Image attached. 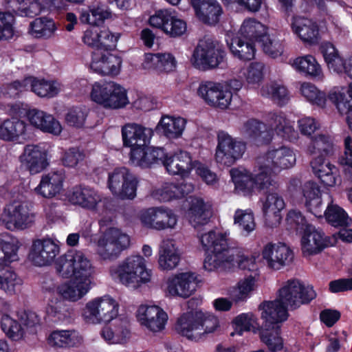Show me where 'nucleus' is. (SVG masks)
<instances>
[{
    "label": "nucleus",
    "mask_w": 352,
    "mask_h": 352,
    "mask_svg": "<svg viewBox=\"0 0 352 352\" xmlns=\"http://www.w3.org/2000/svg\"><path fill=\"white\" fill-rule=\"evenodd\" d=\"M186 125V120L184 118L163 116L156 126V130L168 139H178L182 137Z\"/></svg>",
    "instance_id": "nucleus-40"
},
{
    "label": "nucleus",
    "mask_w": 352,
    "mask_h": 352,
    "mask_svg": "<svg viewBox=\"0 0 352 352\" xmlns=\"http://www.w3.org/2000/svg\"><path fill=\"white\" fill-rule=\"evenodd\" d=\"M292 65L296 72L316 81L323 82L325 79L322 66L311 55H305L296 58L294 60Z\"/></svg>",
    "instance_id": "nucleus-35"
},
{
    "label": "nucleus",
    "mask_w": 352,
    "mask_h": 352,
    "mask_svg": "<svg viewBox=\"0 0 352 352\" xmlns=\"http://www.w3.org/2000/svg\"><path fill=\"white\" fill-rule=\"evenodd\" d=\"M260 93L263 96L270 98L279 106L286 104L290 99L286 87L278 82H271L263 85Z\"/></svg>",
    "instance_id": "nucleus-45"
},
{
    "label": "nucleus",
    "mask_w": 352,
    "mask_h": 352,
    "mask_svg": "<svg viewBox=\"0 0 352 352\" xmlns=\"http://www.w3.org/2000/svg\"><path fill=\"white\" fill-rule=\"evenodd\" d=\"M261 340L272 352H277L283 347V340L280 336V326L265 327L262 325L259 331Z\"/></svg>",
    "instance_id": "nucleus-47"
},
{
    "label": "nucleus",
    "mask_w": 352,
    "mask_h": 352,
    "mask_svg": "<svg viewBox=\"0 0 352 352\" xmlns=\"http://www.w3.org/2000/svg\"><path fill=\"white\" fill-rule=\"evenodd\" d=\"M47 341L50 345L57 348H71L80 345L82 336L75 330H56L52 331Z\"/></svg>",
    "instance_id": "nucleus-42"
},
{
    "label": "nucleus",
    "mask_w": 352,
    "mask_h": 352,
    "mask_svg": "<svg viewBox=\"0 0 352 352\" xmlns=\"http://www.w3.org/2000/svg\"><path fill=\"white\" fill-rule=\"evenodd\" d=\"M59 252L60 247L54 240L37 239L32 243L28 258L34 265L46 266L54 262Z\"/></svg>",
    "instance_id": "nucleus-21"
},
{
    "label": "nucleus",
    "mask_w": 352,
    "mask_h": 352,
    "mask_svg": "<svg viewBox=\"0 0 352 352\" xmlns=\"http://www.w3.org/2000/svg\"><path fill=\"white\" fill-rule=\"evenodd\" d=\"M65 173L63 170L51 171L42 175L34 192L42 197L51 199L58 195L63 188Z\"/></svg>",
    "instance_id": "nucleus-27"
},
{
    "label": "nucleus",
    "mask_w": 352,
    "mask_h": 352,
    "mask_svg": "<svg viewBox=\"0 0 352 352\" xmlns=\"http://www.w3.org/2000/svg\"><path fill=\"white\" fill-rule=\"evenodd\" d=\"M166 151L161 147H148L134 150L130 152V160L138 166L149 168L155 164L164 165Z\"/></svg>",
    "instance_id": "nucleus-30"
},
{
    "label": "nucleus",
    "mask_w": 352,
    "mask_h": 352,
    "mask_svg": "<svg viewBox=\"0 0 352 352\" xmlns=\"http://www.w3.org/2000/svg\"><path fill=\"white\" fill-rule=\"evenodd\" d=\"M264 65L261 63H252L247 68L241 70V75L251 87L258 85L264 78Z\"/></svg>",
    "instance_id": "nucleus-61"
},
{
    "label": "nucleus",
    "mask_w": 352,
    "mask_h": 352,
    "mask_svg": "<svg viewBox=\"0 0 352 352\" xmlns=\"http://www.w3.org/2000/svg\"><path fill=\"white\" fill-rule=\"evenodd\" d=\"M32 91L39 97L53 98L61 91V85L56 80H47L32 76Z\"/></svg>",
    "instance_id": "nucleus-48"
},
{
    "label": "nucleus",
    "mask_w": 352,
    "mask_h": 352,
    "mask_svg": "<svg viewBox=\"0 0 352 352\" xmlns=\"http://www.w3.org/2000/svg\"><path fill=\"white\" fill-rule=\"evenodd\" d=\"M130 245V237L120 229L111 228V257L118 256Z\"/></svg>",
    "instance_id": "nucleus-62"
},
{
    "label": "nucleus",
    "mask_w": 352,
    "mask_h": 352,
    "mask_svg": "<svg viewBox=\"0 0 352 352\" xmlns=\"http://www.w3.org/2000/svg\"><path fill=\"white\" fill-rule=\"evenodd\" d=\"M259 309L261 310V318L264 320L263 325L275 327L280 326L287 319V309L289 308L277 298L274 300L263 302Z\"/></svg>",
    "instance_id": "nucleus-28"
},
{
    "label": "nucleus",
    "mask_w": 352,
    "mask_h": 352,
    "mask_svg": "<svg viewBox=\"0 0 352 352\" xmlns=\"http://www.w3.org/2000/svg\"><path fill=\"white\" fill-rule=\"evenodd\" d=\"M197 94L208 105L221 110L229 107L232 98L230 90L213 81L201 82L197 89Z\"/></svg>",
    "instance_id": "nucleus-14"
},
{
    "label": "nucleus",
    "mask_w": 352,
    "mask_h": 352,
    "mask_svg": "<svg viewBox=\"0 0 352 352\" xmlns=\"http://www.w3.org/2000/svg\"><path fill=\"white\" fill-rule=\"evenodd\" d=\"M214 160L220 165L230 167L242 158L246 151V143L240 138H234L225 131L217 134Z\"/></svg>",
    "instance_id": "nucleus-6"
},
{
    "label": "nucleus",
    "mask_w": 352,
    "mask_h": 352,
    "mask_svg": "<svg viewBox=\"0 0 352 352\" xmlns=\"http://www.w3.org/2000/svg\"><path fill=\"white\" fill-rule=\"evenodd\" d=\"M111 344H121L126 342L129 331L127 329L128 319L124 316H120L118 318H113L118 315V305L115 300L111 299Z\"/></svg>",
    "instance_id": "nucleus-44"
},
{
    "label": "nucleus",
    "mask_w": 352,
    "mask_h": 352,
    "mask_svg": "<svg viewBox=\"0 0 352 352\" xmlns=\"http://www.w3.org/2000/svg\"><path fill=\"white\" fill-rule=\"evenodd\" d=\"M190 2L201 22L209 25L218 23L223 10L217 0H190Z\"/></svg>",
    "instance_id": "nucleus-32"
},
{
    "label": "nucleus",
    "mask_w": 352,
    "mask_h": 352,
    "mask_svg": "<svg viewBox=\"0 0 352 352\" xmlns=\"http://www.w3.org/2000/svg\"><path fill=\"white\" fill-rule=\"evenodd\" d=\"M12 2L19 4L17 11L23 16L34 17L44 9L43 5L37 0H12Z\"/></svg>",
    "instance_id": "nucleus-63"
},
{
    "label": "nucleus",
    "mask_w": 352,
    "mask_h": 352,
    "mask_svg": "<svg viewBox=\"0 0 352 352\" xmlns=\"http://www.w3.org/2000/svg\"><path fill=\"white\" fill-rule=\"evenodd\" d=\"M65 200L85 209L94 210L100 203L104 204L107 199L89 186L77 185L66 192Z\"/></svg>",
    "instance_id": "nucleus-19"
},
{
    "label": "nucleus",
    "mask_w": 352,
    "mask_h": 352,
    "mask_svg": "<svg viewBox=\"0 0 352 352\" xmlns=\"http://www.w3.org/2000/svg\"><path fill=\"white\" fill-rule=\"evenodd\" d=\"M201 327L199 325V317L192 312L182 314L175 324V330L187 339L197 342L201 340Z\"/></svg>",
    "instance_id": "nucleus-38"
},
{
    "label": "nucleus",
    "mask_w": 352,
    "mask_h": 352,
    "mask_svg": "<svg viewBox=\"0 0 352 352\" xmlns=\"http://www.w3.org/2000/svg\"><path fill=\"white\" fill-rule=\"evenodd\" d=\"M56 25L54 21L47 17L36 18L30 24V34L38 38H48L54 35Z\"/></svg>",
    "instance_id": "nucleus-51"
},
{
    "label": "nucleus",
    "mask_w": 352,
    "mask_h": 352,
    "mask_svg": "<svg viewBox=\"0 0 352 352\" xmlns=\"http://www.w3.org/2000/svg\"><path fill=\"white\" fill-rule=\"evenodd\" d=\"M2 219L7 229L23 230L32 226L35 214L27 202L15 201L6 206Z\"/></svg>",
    "instance_id": "nucleus-8"
},
{
    "label": "nucleus",
    "mask_w": 352,
    "mask_h": 352,
    "mask_svg": "<svg viewBox=\"0 0 352 352\" xmlns=\"http://www.w3.org/2000/svg\"><path fill=\"white\" fill-rule=\"evenodd\" d=\"M301 233V250L305 256L317 254L334 243L333 239L326 236L321 230L316 229L312 226L307 227Z\"/></svg>",
    "instance_id": "nucleus-23"
},
{
    "label": "nucleus",
    "mask_w": 352,
    "mask_h": 352,
    "mask_svg": "<svg viewBox=\"0 0 352 352\" xmlns=\"http://www.w3.org/2000/svg\"><path fill=\"white\" fill-rule=\"evenodd\" d=\"M260 201L265 224L270 228L277 227L281 222V212L285 207L282 196L276 192H269Z\"/></svg>",
    "instance_id": "nucleus-26"
},
{
    "label": "nucleus",
    "mask_w": 352,
    "mask_h": 352,
    "mask_svg": "<svg viewBox=\"0 0 352 352\" xmlns=\"http://www.w3.org/2000/svg\"><path fill=\"white\" fill-rule=\"evenodd\" d=\"M110 16L107 7L104 5L93 6L89 10L82 11L80 20L83 23L94 26L102 25Z\"/></svg>",
    "instance_id": "nucleus-53"
},
{
    "label": "nucleus",
    "mask_w": 352,
    "mask_h": 352,
    "mask_svg": "<svg viewBox=\"0 0 352 352\" xmlns=\"http://www.w3.org/2000/svg\"><path fill=\"white\" fill-rule=\"evenodd\" d=\"M234 225L236 226L243 236H248L256 228L254 214L250 208L236 209L234 214Z\"/></svg>",
    "instance_id": "nucleus-50"
},
{
    "label": "nucleus",
    "mask_w": 352,
    "mask_h": 352,
    "mask_svg": "<svg viewBox=\"0 0 352 352\" xmlns=\"http://www.w3.org/2000/svg\"><path fill=\"white\" fill-rule=\"evenodd\" d=\"M320 50L329 69L338 74L342 73L344 60L340 56L335 45H320Z\"/></svg>",
    "instance_id": "nucleus-56"
},
{
    "label": "nucleus",
    "mask_w": 352,
    "mask_h": 352,
    "mask_svg": "<svg viewBox=\"0 0 352 352\" xmlns=\"http://www.w3.org/2000/svg\"><path fill=\"white\" fill-rule=\"evenodd\" d=\"M1 327L6 335L13 340H20L25 335V330L21 322H17L7 314L2 316Z\"/></svg>",
    "instance_id": "nucleus-58"
},
{
    "label": "nucleus",
    "mask_w": 352,
    "mask_h": 352,
    "mask_svg": "<svg viewBox=\"0 0 352 352\" xmlns=\"http://www.w3.org/2000/svg\"><path fill=\"white\" fill-rule=\"evenodd\" d=\"M88 115L85 107H76L68 110L65 115V122L71 126L81 128L84 126Z\"/></svg>",
    "instance_id": "nucleus-64"
},
{
    "label": "nucleus",
    "mask_w": 352,
    "mask_h": 352,
    "mask_svg": "<svg viewBox=\"0 0 352 352\" xmlns=\"http://www.w3.org/2000/svg\"><path fill=\"white\" fill-rule=\"evenodd\" d=\"M239 132L245 138L263 144H270L274 135L289 142H294L298 139V133L294 129V122L282 111L270 113L267 124L254 118L249 119L241 126Z\"/></svg>",
    "instance_id": "nucleus-3"
},
{
    "label": "nucleus",
    "mask_w": 352,
    "mask_h": 352,
    "mask_svg": "<svg viewBox=\"0 0 352 352\" xmlns=\"http://www.w3.org/2000/svg\"><path fill=\"white\" fill-rule=\"evenodd\" d=\"M91 69L101 76L110 74V50L109 45H92Z\"/></svg>",
    "instance_id": "nucleus-43"
},
{
    "label": "nucleus",
    "mask_w": 352,
    "mask_h": 352,
    "mask_svg": "<svg viewBox=\"0 0 352 352\" xmlns=\"http://www.w3.org/2000/svg\"><path fill=\"white\" fill-rule=\"evenodd\" d=\"M325 156H317L310 162L314 175L327 186H334L340 181L337 167L324 158Z\"/></svg>",
    "instance_id": "nucleus-31"
},
{
    "label": "nucleus",
    "mask_w": 352,
    "mask_h": 352,
    "mask_svg": "<svg viewBox=\"0 0 352 352\" xmlns=\"http://www.w3.org/2000/svg\"><path fill=\"white\" fill-rule=\"evenodd\" d=\"M109 307L110 296L106 295L96 298L88 302L82 314L85 320L87 322L104 324V327L101 331V336L107 343H110V328L108 325V322L110 321Z\"/></svg>",
    "instance_id": "nucleus-11"
},
{
    "label": "nucleus",
    "mask_w": 352,
    "mask_h": 352,
    "mask_svg": "<svg viewBox=\"0 0 352 352\" xmlns=\"http://www.w3.org/2000/svg\"><path fill=\"white\" fill-rule=\"evenodd\" d=\"M296 163V155L292 147L285 145L270 147L257 157L253 173L243 167L230 170L234 191L243 196H250L255 189L264 190L274 187L276 182L272 175L289 169Z\"/></svg>",
    "instance_id": "nucleus-1"
},
{
    "label": "nucleus",
    "mask_w": 352,
    "mask_h": 352,
    "mask_svg": "<svg viewBox=\"0 0 352 352\" xmlns=\"http://www.w3.org/2000/svg\"><path fill=\"white\" fill-rule=\"evenodd\" d=\"M316 297L314 287L297 278L284 282L278 292L277 298L291 309L311 302Z\"/></svg>",
    "instance_id": "nucleus-7"
},
{
    "label": "nucleus",
    "mask_w": 352,
    "mask_h": 352,
    "mask_svg": "<svg viewBox=\"0 0 352 352\" xmlns=\"http://www.w3.org/2000/svg\"><path fill=\"white\" fill-rule=\"evenodd\" d=\"M197 164L198 161L192 160L191 154L182 149L172 154L166 153L164 162V166L170 175H179L182 178L188 177Z\"/></svg>",
    "instance_id": "nucleus-20"
},
{
    "label": "nucleus",
    "mask_w": 352,
    "mask_h": 352,
    "mask_svg": "<svg viewBox=\"0 0 352 352\" xmlns=\"http://www.w3.org/2000/svg\"><path fill=\"white\" fill-rule=\"evenodd\" d=\"M187 217L195 228L206 224L212 215V206L199 197L190 198Z\"/></svg>",
    "instance_id": "nucleus-36"
},
{
    "label": "nucleus",
    "mask_w": 352,
    "mask_h": 352,
    "mask_svg": "<svg viewBox=\"0 0 352 352\" xmlns=\"http://www.w3.org/2000/svg\"><path fill=\"white\" fill-rule=\"evenodd\" d=\"M120 282L128 287L137 289L151 281V270L146 268L144 257L133 254L126 257L116 270Z\"/></svg>",
    "instance_id": "nucleus-5"
},
{
    "label": "nucleus",
    "mask_w": 352,
    "mask_h": 352,
    "mask_svg": "<svg viewBox=\"0 0 352 352\" xmlns=\"http://www.w3.org/2000/svg\"><path fill=\"white\" fill-rule=\"evenodd\" d=\"M177 61L170 53L145 54L142 67L157 72H170L175 69Z\"/></svg>",
    "instance_id": "nucleus-39"
},
{
    "label": "nucleus",
    "mask_w": 352,
    "mask_h": 352,
    "mask_svg": "<svg viewBox=\"0 0 352 352\" xmlns=\"http://www.w3.org/2000/svg\"><path fill=\"white\" fill-rule=\"evenodd\" d=\"M261 255L267 266L273 270L288 266L294 257L292 248L283 242L267 243L263 248Z\"/></svg>",
    "instance_id": "nucleus-16"
},
{
    "label": "nucleus",
    "mask_w": 352,
    "mask_h": 352,
    "mask_svg": "<svg viewBox=\"0 0 352 352\" xmlns=\"http://www.w3.org/2000/svg\"><path fill=\"white\" fill-rule=\"evenodd\" d=\"M328 98L340 114L352 113V82L348 89L344 86H334L328 91Z\"/></svg>",
    "instance_id": "nucleus-37"
},
{
    "label": "nucleus",
    "mask_w": 352,
    "mask_h": 352,
    "mask_svg": "<svg viewBox=\"0 0 352 352\" xmlns=\"http://www.w3.org/2000/svg\"><path fill=\"white\" fill-rule=\"evenodd\" d=\"M56 269L63 278L73 276V279L61 284L58 289L63 298L76 302L91 289L94 269L89 259L81 251H69L60 256L56 263Z\"/></svg>",
    "instance_id": "nucleus-2"
},
{
    "label": "nucleus",
    "mask_w": 352,
    "mask_h": 352,
    "mask_svg": "<svg viewBox=\"0 0 352 352\" xmlns=\"http://www.w3.org/2000/svg\"><path fill=\"white\" fill-rule=\"evenodd\" d=\"M98 223L97 252L102 259L107 260L110 258V253L107 248L110 239V218L104 217L99 220Z\"/></svg>",
    "instance_id": "nucleus-52"
},
{
    "label": "nucleus",
    "mask_w": 352,
    "mask_h": 352,
    "mask_svg": "<svg viewBox=\"0 0 352 352\" xmlns=\"http://www.w3.org/2000/svg\"><path fill=\"white\" fill-rule=\"evenodd\" d=\"M193 189L194 186L190 183L167 182L154 189L151 195L160 201L167 202L181 199L191 192Z\"/></svg>",
    "instance_id": "nucleus-29"
},
{
    "label": "nucleus",
    "mask_w": 352,
    "mask_h": 352,
    "mask_svg": "<svg viewBox=\"0 0 352 352\" xmlns=\"http://www.w3.org/2000/svg\"><path fill=\"white\" fill-rule=\"evenodd\" d=\"M136 317L142 326L153 332L163 330L168 320L167 314L157 305H141Z\"/></svg>",
    "instance_id": "nucleus-25"
},
{
    "label": "nucleus",
    "mask_w": 352,
    "mask_h": 352,
    "mask_svg": "<svg viewBox=\"0 0 352 352\" xmlns=\"http://www.w3.org/2000/svg\"><path fill=\"white\" fill-rule=\"evenodd\" d=\"M332 140L330 136L319 134L311 138V141L307 146L306 151L309 155L326 156L332 150Z\"/></svg>",
    "instance_id": "nucleus-55"
},
{
    "label": "nucleus",
    "mask_w": 352,
    "mask_h": 352,
    "mask_svg": "<svg viewBox=\"0 0 352 352\" xmlns=\"http://www.w3.org/2000/svg\"><path fill=\"white\" fill-rule=\"evenodd\" d=\"M25 108L21 104L16 103L10 107V113L12 118L6 119L0 124V139L8 141H17L26 132L27 124L16 117L25 114Z\"/></svg>",
    "instance_id": "nucleus-18"
},
{
    "label": "nucleus",
    "mask_w": 352,
    "mask_h": 352,
    "mask_svg": "<svg viewBox=\"0 0 352 352\" xmlns=\"http://www.w3.org/2000/svg\"><path fill=\"white\" fill-rule=\"evenodd\" d=\"M180 261V254L173 239L164 240L159 250L158 264L163 270L175 268Z\"/></svg>",
    "instance_id": "nucleus-41"
},
{
    "label": "nucleus",
    "mask_w": 352,
    "mask_h": 352,
    "mask_svg": "<svg viewBox=\"0 0 352 352\" xmlns=\"http://www.w3.org/2000/svg\"><path fill=\"white\" fill-rule=\"evenodd\" d=\"M256 279L250 276L240 280L232 292L231 297L235 302H244L249 298L256 287Z\"/></svg>",
    "instance_id": "nucleus-57"
},
{
    "label": "nucleus",
    "mask_w": 352,
    "mask_h": 352,
    "mask_svg": "<svg viewBox=\"0 0 352 352\" xmlns=\"http://www.w3.org/2000/svg\"><path fill=\"white\" fill-rule=\"evenodd\" d=\"M21 165L30 174L42 172L49 166L47 151L39 145L28 144L19 156Z\"/></svg>",
    "instance_id": "nucleus-22"
},
{
    "label": "nucleus",
    "mask_w": 352,
    "mask_h": 352,
    "mask_svg": "<svg viewBox=\"0 0 352 352\" xmlns=\"http://www.w3.org/2000/svg\"><path fill=\"white\" fill-rule=\"evenodd\" d=\"M19 247L17 241H5L0 238V265H7L17 261Z\"/></svg>",
    "instance_id": "nucleus-59"
},
{
    "label": "nucleus",
    "mask_w": 352,
    "mask_h": 352,
    "mask_svg": "<svg viewBox=\"0 0 352 352\" xmlns=\"http://www.w3.org/2000/svg\"><path fill=\"white\" fill-rule=\"evenodd\" d=\"M206 252L204 267L208 272L223 270L232 264L234 258L230 248V232L211 230L199 237Z\"/></svg>",
    "instance_id": "nucleus-4"
},
{
    "label": "nucleus",
    "mask_w": 352,
    "mask_h": 352,
    "mask_svg": "<svg viewBox=\"0 0 352 352\" xmlns=\"http://www.w3.org/2000/svg\"><path fill=\"white\" fill-rule=\"evenodd\" d=\"M226 53L221 45H197L190 58L192 65L201 71L219 67L226 60Z\"/></svg>",
    "instance_id": "nucleus-12"
},
{
    "label": "nucleus",
    "mask_w": 352,
    "mask_h": 352,
    "mask_svg": "<svg viewBox=\"0 0 352 352\" xmlns=\"http://www.w3.org/2000/svg\"><path fill=\"white\" fill-rule=\"evenodd\" d=\"M292 28L300 39L314 44L319 39V28L316 21L301 15H295L292 19Z\"/></svg>",
    "instance_id": "nucleus-34"
},
{
    "label": "nucleus",
    "mask_w": 352,
    "mask_h": 352,
    "mask_svg": "<svg viewBox=\"0 0 352 352\" xmlns=\"http://www.w3.org/2000/svg\"><path fill=\"white\" fill-rule=\"evenodd\" d=\"M330 202L324 214L327 221L334 227L347 226L351 223V219L346 212L337 204H333V198L329 194H327Z\"/></svg>",
    "instance_id": "nucleus-46"
},
{
    "label": "nucleus",
    "mask_w": 352,
    "mask_h": 352,
    "mask_svg": "<svg viewBox=\"0 0 352 352\" xmlns=\"http://www.w3.org/2000/svg\"><path fill=\"white\" fill-rule=\"evenodd\" d=\"M289 189L293 193L300 191L307 210L316 217H322V195L319 186L316 182L309 181L302 186L299 178H292L289 181Z\"/></svg>",
    "instance_id": "nucleus-13"
},
{
    "label": "nucleus",
    "mask_w": 352,
    "mask_h": 352,
    "mask_svg": "<svg viewBox=\"0 0 352 352\" xmlns=\"http://www.w3.org/2000/svg\"><path fill=\"white\" fill-rule=\"evenodd\" d=\"M90 98L94 102L103 106L110 107V89L107 82H96L92 85Z\"/></svg>",
    "instance_id": "nucleus-60"
},
{
    "label": "nucleus",
    "mask_w": 352,
    "mask_h": 352,
    "mask_svg": "<svg viewBox=\"0 0 352 352\" xmlns=\"http://www.w3.org/2000/svg\"><path fill=\"white\" fill-rule=\"evenodd\" d=\"M197 285V277L194 273H177L166 279L165 294L170 298H187L195 293Z\"/></svg>",
    "instance_id": "nucleus-15"
},
{
    "label": "nucleus",
    "mask_w": 352,
    "mask_h": 352,
    "mask_svg": "<svg viewBox=\"0 0 352 352\" xmlns=\"http://www.w3.org/2000/svg\"><path fill=\"white\" fill-rule=\"evenodd\" d=\"M25 113L30 124L43 132L54 135H58L62 132L63 128L60 122L52 115L36 109H30Z\"/></svg>",
    "instance_id": "nucleus-33"
},
{
    "label": "nucleus",
    "mask_w": 352,
    "mask_h": 352,
    "mask_svg": "<svg viewBox=\"0 0 352 352\" xmlns=\"http://www.w3.org/2000/svg\"><path fill=\"white\" fill-rule=\"evenodd\" d=\"M23 280L10 269L0 272V289L8 295L12 296L20 290Z\"/></svg>",
    "instance_id": "nucleus-54"
},
{
    "label": "nucleus",
    "mask_w": 352,
    "mask_h": 352,
    "mask_svg": "<svg viewBox=\"0 0 352 352\" xmlns=\"http://www.w3.org/2000/svg\"><path fill=\"white\" fill-rule=\"evenodd\" d=\"M140 220L144 227L161 231L175 229L177 225L178 216L166 206H156L142 210Z\"/></svg>",
    "instance_id": "nucleus-10"
},
{
    "label": "nucleus",
    "mask_w": 352,
    "mask_h": 352,
    "mask_svg": "<svg viewBox=\"0 0 352 352\" xmlns=\"http://www.w3.org/2000/svg\"><path fill=\"white\" fill-rule=\"evenodd\" d=\"M300 91L307 101L322 108L326 107L327 102L329 101L328 94H326L309 82L300 83Z\"/></svg>",
    "instance_id": "nucleus-49"
},
{
    "label": "nucleus",
    "mask_w": 352,
    "mask_h": 352,
    "mask_svg": "<svg viewBox=\"0 0 352 352\" xmlns=\"http://www.w3.org/2000/svg\"><path fill=\"white\" fill-rule=\"evenodd\" d=\"M153 135L152 129L137 123H127L122 127L123 144L131 151L146 146Z\"/></svg>",
    "instance_id": "nucleus-24"
},
{
    "label": "nucleus",
    "mask_w": 352,
    "mask_h": 352,
    "mask_svg": "<svg viewBox=\"0 0 352 352\" xmlns=\"http://www.w3.org/2000/svg\"><path fill=\"white\" fill-rule=\"evenodd\" d=\"M239 34L240 37H234L233 32L226 35V44H272L267 32V28L253 19H245L242 23Z\"/></svg>",
    "instance_id": "nucleus-9"
},
{
    "label": "nucleus",
    "mask_w": 352,
    "mask_h": 352,
    "mask_svg": "<svg viewBox=\"0 0 352 352\" xmlns=\"http://www.w3.org/2000/svg\"><path fill=\"white\" fill-rule=\"evenodd\" d=\"M61 285L56 287L54 281L47 278L41 283L44 298L47 302L46 312L48 316L54 318L55 320H64L68 314V307L65 299L58 292V289Z\"/></svg>",
    "instance_id": "nucleus-17"
}]
</instances>
